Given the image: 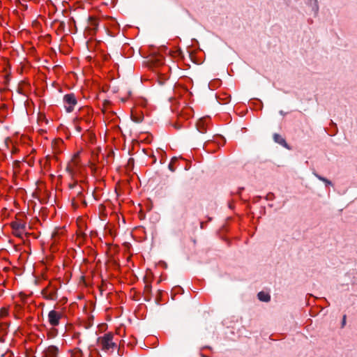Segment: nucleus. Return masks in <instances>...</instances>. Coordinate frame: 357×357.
I'll return each instance as SVG.
<instances>
[{
	"mask_svg": "<svg viewBox=\"0 0 357 357\" xmlns=\"http://www.w3.org/2000/svg\"><path fill=\"white\" fill-rule=\"evenodd\" d=\"M113 335L111 333H107L103 337H99L98 340L100 342L102 349L108 351L116 347V344L112 342Z\"/></svg>",
	"mask_w": 357,
	"mask_h": 357,
	"instance_id": "obj_1",
	"label": "nucleus"
},
{
	"mask_svg": "<svg viewBox=\"0 0 357 357\" xmlns=\"http://www.w3.org/2000/svg\"><path fill=\"white\" fill-rule=\"evenodd\" d=\"M63 102L68 105L65 106L66 109L68 112H71L73 110L74 106L77 104V100L75 96L73 93H68L64 96Z\"/></svg>",
	"mask_w": 357,
	"mask_h": 357,
	"instance_id": "obj_2",
	"label": "nucleus"
},
{
	"mask_svg": "<svg viewBox=\"0 0 357 357\" xmlns=\"http://www.w3.org/2000/svg\"><path fill=\"white\" fill-rule=\"evenodd\" d=\"M61 317L62 315L60 312L52 310L48 313V321L52 326H56L59 324Z\"/></svg>",
	"mask_w": 357,
	"mask_h": 357,
	"instance_id": "obj_3",
	"label": "nucleus"
},
{
	"mask_svg": "<svg viewBox=\"0 0 357 357\" xmlns=\"http://www.w3.org/2000/svg\"><path fill=\"white\" fill-rule=\"evenodd\" d=\"M58 354V347L54 345H51L44 350L42 357H57Z\"/></svg>",
	"mask_w": 357,
	"mask_h": 357,
	"instance_id": "obj_4",
	"label": "nucleus"
},
{
	"mask_svg": "<svg viewBox=\"0 0 357 357\" xmlns=\"http://www.w3.org/2000/svg\"><path fill=\"white\" fill-rule=\"evenodd\" d=\"M273 139L275 143L281 145L282 146L284 147L285 149H287L288 150L291 149L290 146L287 143L285 139L280 134L274 133L273 135Z\"/></svg>",
	"mask_w": 357,
	"mask_h": 357,
	"instance_id": "obj_5",
	"label": "nucleus"
},
{
	"mask_svg": "<svg viewBox=\"0 0 357 357\" xmlns=\"http://www.w3.org/2000/svg\"><path fill=\"white\" fill-rule=\"evenodd\" d=\"M42 294L47 300L55 301L57 299V293L55 289L48 290L45 289L42 291Z\"/></svg>",
	"mask_w": 357,
	"mask_h": 357,
	"instance_id": "obj_6",
	"label": "nucleus"
},
{
	"mask_svg": "<svg viewBox=\"0 0 357 357\" xmlns=\"http://www.w3.org/2000/svg\"><path fill=\"white\" fill-rule=\"evenodd\" d=\"M204 119H200L196 124L197 129L199 132L201 134H204L206 132V122Z\"/></svg>",
	"mask_w": 357,
	"mask_h": 357,
	"instance_id": "obj_7",
	"label": "nucleus"
},
{
	"mask_svg": "<svg viewBox=\"0 0 357 357\" xmlns=\"http://www.w3.org/2000/svg\"><path fill=\"white\" fill-rule=\"evenodd\" d=\"M307 3L311 7L312 10L317 15L319 11V4L317 0H307Z\"/></svg>",
	"mask_w": 357,
	"mask_h": 357,
	"instance_id": "obj_8",
	"label": "nucleus"
},
{
	"mask_svg": "<svg viewBox=\"0 0 357 357\" xmlns=\"http://www.w3.org/2000/svg\"><path fill=\"white\" fill-rule=\"evenodd\" d=\"M11 227L14 231H24L26 228V225L24 223H20L17 222H11Z\"/></svg>",
	"mask_w": 357,
	"mask_h": 357,
	"instance_id": "obj_9",
	"label": "nucleus"
},
{
	"mask_svg": "<svg viewBox=\"0 0 357 357\" xmlns=\"http://www.w3.org/2000/svg\"><path fill=\"white\" fill-rule=\"evenodd\" d=\"M257 297L259 301H263V302H268L271 299L270 295L264 291L259 292L257 294Z\"/></svg>",
	"mask_w": 357,
	"mask_h": 357,
	"instance_id": "obj_10",
	"label": "nucleus"
},
{
	"mask_svg": "<svg viewBox=\"0 0 357 357\" xmlns=\"http://www.w3.org/2000/svg\"><path fill=\"white\" fill-rule=\"evenodd\" d=\"M98 22L96 20L92 17H89V29L90 31H93V32H96L98 29Z\"/></svg>",
	"mask_w": 357,
	"mask_h": 357,
	"instance_id": "obj_11",
	"label": "nucleus"
},
{
	"mask_svg": "<svg viewBox=\"0 0 357 357\" xmlns=\"http://www.w3.org/2000/svg\"><path fill=\"white\" fill-rule=\"evenodd\" d=\"M313 174L320 181L324 182L326 183V185H332V182L331 181H329L328 179L319 175L318 174H317L316 172H314Z\"/></svg>",
	"mask_w": 357,
	"mask_h": 357,
	"instance_id": "obj_12",
	"label": "nucleus"
},
{
	"mask_svg": "<svg viewBox=\"0 0 357 357\" xmlns=\"http://www.w3.org/2000/svg\"><path fill=\"white\" fill-rule=\"evenodd\" d=\"M176 158H175V159H172V161H171V162H170V163L169 164V165H168V168H169V169L171 172H174L175 171V169L174 168V166H173V163H174V161H176Z\"/></svg>",
	"mask_w": 357,
	"mask_h": 357,
	"instance_id": "obj_13",
	"label": "nucleus"
},
{
	"mask_svg": "<svg viewBox=\"0 0 357 357\" xmlns=\"http://www.w3.org/2000/svg\"><path fill=\"white\" fill-rule=\"evenodd\" d=\"M76 195H77V197L79 199H81L83 197V195H82V191H77L76 192Z\"/></svg>",
	"mask_w": 357,
	"mask_h": 357,
	"instance_id": "obj_14",
	"label": "nucleus"
},
{
	"mask_svg": "<svg viewBox=\"0 0 357 357\" xmlns=\"http://www.w3.org/2000/svg\"><path fill=\"white\" fill-rule=\"evenodd\" d=\"M145 290L147 291V292H151V284H146V286H145Z\"/></svg>",
	"mask_w": 357,
	"mask_h": 357,
	"instance_id": "obj_15",
	"label": "nucleus"
},
{
	"mask_svg": "<svg viewBox=\"0 0 357 357\" xmlns=\"http://www.w3.org/2000/svg\"><path fill=\"white\" fill-rule=\"evenodd\" d=\"M14 234H15V235L16 236L21 237L22 231H20H20H15Z\"/></svg>",
	"mask_w": 357,
	"mask_h": 357,
	"instance_id": "obj_16",
	"label": "nucleus"
},
{
	"mask_svg": "<svg viewBox=\"0 0 357 357\" xmlns=\"http://www.w3.org/2000/svg\"><path fill=\"white\" fill-rule=\"evenodd\" d=\"M346 315L343 316L342 321V327L343 328L346 324Z\"/></svg>",
	"mask_w": 357,
	"mask_h": 357,
	"instance_id": "obj_17",
	"label": "nucleus"
},
{
	"mask_svg": "<svg viewBox=\"0 0 357 357\" xmlns=\"http://www.w3.org/2000/svg\"><path fill=\"white\" fill-rule=\"evenodd\" d=\"M77 183H72V184H69V188L70 189H74V188H77Z\"/></svg>",
	"mask_w": 357,
	"mask_h": 357,
	"instance_id": "obj_18",
	"label": "nucleus"
},
{
	"mask_svg": "<svg viewBox=\"0 0 357 357\" xmlns=\"http://www.w3.org/2000/svg\"><path fill=\"white\" fill-rule=\"evenodd\" d=\"M132 121H135V123H140L142 121V119L140 118L132 117Z\"/></svg>",
	"mask_w": 357,
	"mask_h": 357,
	"instance_id": "obj_19",
	"label": "nucleus"
},
{
	"mask_svg": "<svg viewBox=\"0 0 357 357\" xmlns=\"http://www.w3.org/2000/svg\"><path fill=\"white\" fill-rule=\"evenodd\" d=\"M174 126L175 127V128H176L177 130H179L181 128V125L178 124V123H176V124H174Z\"/></svg>",
	"mask_w": 357,
	"mask_h": 357,
	"instance_id": "obj_20",
	"label": "nucleus"
},
{
	"mask_svg": "<svg viewBox=\"0 0 357 357\" xmlns=\"http://www.w3.org/2000/svg\"><path fill=\"white\" fill-rule=\"evenodd\" d=\"M273 197V194L269 193L268 195H267L266 199H272Z\"/></svg>",
	"mask_w": 357,
	"mask_h": 357,
	"instance_id": "obj_21",
	"label": "nucleus"
},
{
	"mask_svg": "<svg viewBox=\"0 0 357 357\" xmlns=\"http://www.w3.org/2000/svg\"><path fill=\"white\" fill-rule=\"evenodd\" d=\"M80 201L82 202V203L83 204H84L85 206H86V201H85L83 198H82V199H80Z\"/></svg>",
	"mask_w": 357,
	"mask_h": 357,
	"instance_id": "obj_22",
	"label": "nucleus"
},
{
	"mask_svg": "<svg viewBox=\"0 0 357 357\" xmlns=\"http://www.w3.org/2000/svg\"><path fill=\"white\" fill-rule=\"evenodd\" d=\"M133 161H134L133 158H130V159L128 160V164L133 163Z\"/></svg>",
	"mask_w": 357,
	"mask_h": 357,
	"instance_id": "obj_23",
	"label": "nucleus"
},
{
	"mask_svg": "<svg viewBox=\"0 0 357 357\" xmlns=\"http://www.w3.org/2000/svg\"><path fill=\"white\" fill-rule=\"evenodd\" d=\"M72 204H73V205H75V198H73V199H72Z\"/></svg>",
	"mask_w": 357,
	"mask_h": 357,
	"instance_id": "obj_24",
	"label": "nucleus"
},
{
	"mask_svg": "<svg viewBox=\"0 0 357 357\" xmlns=\"http://www.w3.org/2000/svg\"><path fill=\"white\" fill-rule=\"evenodd\" d=\"M77 191H82V188H81V187H79V188H77Z\"/></svg>",
	"mask_w": 357,
	"mask_h": 357,
	"instance_id": "obj_25",
	"label": "nucleus"
},
{
	"mask_svg": "<svg viewBox=\"0 0 357 357\" xmlns=\"http://www.w3.org/2000/svg\"><path fill=\"white\" fill-rule=\"evenodd\" d=\"M280 114H282V115L284 114V112H283V111H282V110H281V111H280Z\"/></svg>",
	"mask_w": 357,
	"mask_h": 357,
	"instance_id": "obj_26",
	"label": "nucleus"
},
{
	"mask_svg": "<svg viewBox=\"0 0 357 357\" xmlns=\"http://www.w3.org/2000/svg\"><path fill=\"white\" fill-rule=\"evenodd\" d=\"M67 171H68V172H70V167H67Z\"/></svg>",
	"mask_w": 357,
	"mask_h": 357,
	"instance_id": "obj_27",
	"label": "nucleus"
},
{
	"mask_svg": "<svg viewBox=\"0 0 357 357\" xmlns=\"http://www.w3.org/2000/svg\"><path fill=\"white\" fill-rule=\"evenodd\" d=\"M77 130L80 131L81 128L79 127L77 128Z\"/></svg>",
	"mask_w": 357,
	"mask_h": 357,
	"instance_id": "obj_28",
	"label": "nucleus"
}]
</instances>
